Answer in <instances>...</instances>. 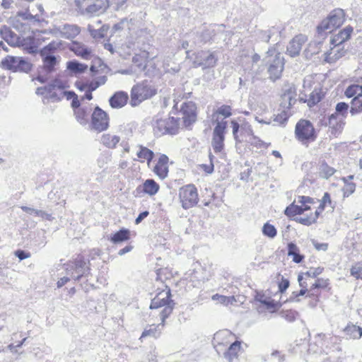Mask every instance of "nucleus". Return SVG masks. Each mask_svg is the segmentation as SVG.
I'll list each match as a JSON object with an SVG mask.
<instances>
[{
  "mask_svg": "<svg viewBox=\"0 0 362 362\" xmlns=\"http://www.w3.org/2000/svg\"><path fill=\"white\" fill-rule=\"evenodd\" d=\"M114 244H119L130 239V230L122 228L108 238Z\"/></svg>",
  "mask_w": 362,
  "mask_h": 362,
  "instance_id": "nucleus-23",
  "label": "nucleus"
},
{
  "mask_svg": "<svg viewBox=\"0 0 362 362\" xmlns=\"http://www.w3.org/2000/svg\"><path fill=\"white\" fill-rule=\"evenodd\" d=\"M310 209V207L308 206H298L295 205L294 204H290L287 206L284 211V214L289 217L294 216L296 215L301 214L305 211Z\"/></svg>",
  "mask_w": 362,
  "mask_h": 362,
  "instance_id": "nucleus-32",
  "label": "nucleus"
},
{
  "mask_svg": "<svg viewBox=\"0 0 362 362\" xmlns=\"http://www.w3.org/2000/svg\"><path fill=\"white\" fill-rule=\"evenodd\" d=\"M8 23L10 26L13 27L17 31L21 33H24L29 28L28 25L22 22L18 16L9 18L8 20Z\"/></svg>",
  "mask_w": 362,
  "mask_h": 362,
  "instance_id": "nucleus-31",
  "label": "nucleus"
},
{
  "mask_svg": "<svg viewBox=\"0 0 362 362\" xmlns=\"http://www.w3.org/2000/svg\"><path fill=\"white\" fill-rule=\"evenodd\" d=\"M215 127L213 129L211 146L215 153H221L224 149L225 134L228 125L227 121L215 119Z\"/></svg>",
  "mask_w": 362,
  "mask_h": 362,
  "instance_id": "nucleus-9",
  "label": "nucleus"
},
{
  "mask_svg": "<svg viewBox=\"0 0 362 362\" xmlns=\"http://www.w3.org/2000/svg\"><path fill=\"white\" fill-rule=\"evenodd\" d=\"M345 95L347 98L359 97L362 96V86L353 84L349 86L345 90Z\"/></svg>",
  "mask_w": 362,
  "mask_h": 362,
  "instance_id": "nucleus-36",
  "label": "nucleus"
},
{
  "mask_svg": "<svg viewBox=\"0 0 362 362\" xmlns=\"http://www.w3.org/2000/svg\"><path fill=\"white\" fill-rule=\"evenodd\" d=\"M218 61V57L215 52L202 50L195 54L193 64L195 67L202 66L203 69L215 66Z\"/></svg>",
  "mask_w": 362,
  "mask_h": 362,
  "instance_id": "nucleus-13",
  "label": "nucleus"
},
{
  "mask_svg": "<svg viewBox=\"0 0 362 362\" xmlns=\"http://www.w3.org/2000/svg\"><path fill=\"white\" fill-rule=\"evenodd\" d=\"M353 32V28L346 26L345 28L339 31L337 34L334 35L331 40V44L334 47L331 49L330 52L325 53V61L328 63H334L341 57L339 52V47L344 42L349 40Z\"/></svg>",
  "mask_w": 362,
  "mask_h": 362,
  "instance_id": "nucleus-3",
  "label": "nucleus"
},
{
  "mask_svg": "<svg viewBox=\"0 0 362 362\" xmlns=\"http://www.w3.org/2000/svg\"><path fill=\"white\" fill-rule=\"evenodd\" d=\"M317 220V216L312 217L300 218L299 222L305 226H310L314 223Z\"/></svg>",
  "mask_w": 362,
  "mask_h": 362,
  "instance_id": "nucleus-56",
  "label": "nucleus"
},
{
  "mask_svg": "<svg viewBox=\"0 0 362 362\" xmlns=\"http://www.w3.org/2000/svg\"><path fill=\"white\" fill-rule=\"evenodd\" d=\"M245 141L257 147H262L264 146V143L254 134L250 136V138H247Z\"/></svg>",
  "mask_w": 362,
  "mask_h": 362,
  "instance_id": "nucleus-51",
  "label": "nucleus"
},
{
  "mask_svg": "<svg viewBox=\"0 0 362 362\" xmlns=\"http://www.w3.org/2000/svg\"><path fill=\"white\" fill-rule=\"evenodd\" d=\"M71 50L77 56L85 59H88L91 54V50L88 47L78 42H74Z\"/></svg>",
  "mask_w": 362,
  "mask_h": 362,
  "instance_id": "nucleus-28",
  "label": "nucleus"
},
{
  "mask_svg": "<svg viewBox=\"0 0 362 362\" xmlns=\"http://www.w3.org/2000/svg\"><path fill=\"white\" fill-rule=\"evenodd\" d=\"M231 124H232V127H233V137H234L236 143L243 142L244 141V139H240L238 134L239 129H240L241 126H240L239 124L235 120L231 121Z\"/></svg>",
  "mask_w": 362,
  "mask_h": 362,
  "instance_id": "nucleus-47",
  "label": "nucleus"
},
{
  "mask_svg": "<svg viewBox=\"0 0 362 362\" xmlns=\"http://www.w3.org/2000/svg\"><path fill=\"white\" fill-rule=\"evenodd\" d=\"M88 30L90 35L95 39H100L104 37L103 30H101L100 29L95 30L92 28L90 25H88Z\"/></svg>",
  "mask_w": 362,
  "mask_h": 362,
  "instance_id": "nucleus-54",
  "label": "nucleus"
},
{
  "mask_svg": "<svg viewBox=\"0 0 362 362\" xmlns=\"http://www.w3.org/2000/svg\"><path fill=\"white\" fill-rule=\"evenodd\" d=\"M19 44L16 47H22L30 54L36 52L37 47L34 45L33 37H22L19 36Z\"/></svg>",
  "mask_w": 362,
  "mask_h": 362,
  "instance_id": "nucleus-27",
  "label": "nucleus"
},
{
  "mask_svg": "<svg viewBox=\"0 0 362 362\" xmlns=\"http://www.w3.org/2000/svg\"><path fill=\"white\" fill-rule=\"evenodd\" d=\"M77 121L82 125L88 122L89 112L85 108H78L74 111Z\"/></svg>",
  "mask_w": 362,
  "mask_h": 362,
  "instance_id": "nucleus-38",
  "label": "nucleus"
},
{
  "mask_svg": "<svg viewBox=\"0 0 362 362\" xmlns=\"http://www.w3.org/2000/svg\"><path fill=\"white\" fill-rule=\"evenodd\" d=\"M306 37L300 35L296 36L288 44L287 47L288 54L294 57L300 54L303 45L305 43Z\"/></svg>",
  "mask_w": 362,
  "mask_h": 362,
  "instance_id": "nucleus-18",
  "label": "nucleus"
},
{
  "mask_svg": "<svg viewBox=\"0 0 362 362\" xmlns=\"http://www.w3.org/2000/svg\"><path fill=\"white\" fill-rule=\"evenodd\" d=\"M15 255L20 259L23 260L30 257V254L28 252H25L24 250H18L15 252Z\"/></svg>",
  "mask_w": 362,
  "mask_h": 362,
  "instance_id": "nucleus-62",
  "label": "nucleus"
},
{
  "mask_svg": "<svg viewBox=\"0 0 362 362\" xmlns=\"http://www.w3.org/2000/svg\"><path fill=\"white\" fill-rule=\"evenodd\" d=\"M128 99L127 93L124 91L116 92L109 100L110 105L112 108H121L127 104Z\"/></svg>",
  "mask_w": 362,
  "mask_h": 362,
  "instance_id": "nucleus-20",
  "label": "nucleus"
},
{
  "mask_svg": "<svg viewBox=\"0 0 362 362\" xmlns=\"http://www.w3.org/2000/svg\"><path fill=\"white\" fill-rule=\"evenodd\" d=\"M216 115H221L224 118H228L232 115V108L230 105H223L216 110L213 117H214Z\"/></svg>",
  "mask_w": 362,
  "mask_h": 362,
  "instance_id": "nucleus-40",
  "label": "nucleus"
},
{
  "mask_svg": "<svg viewBox=\"0 0 362 362\" xmlns=\"http://www.w3.org/2000/svg\"><path fill=\"white\" fill-rule=\"evenodd\" d=\"M287 119V113L285 111H282L280 114L274 116L273 121L277 124H284Z\"/></svg>",
  "mask_w": 362,
  "mask_h": 362,
  "instance_id": "nucleus-50",
  "label": "nucleus"
},
{
  "mask_svg": "<svg viewBox=\"0 0 362 362\" xmlns=\"http://www.w3.org/2000/svg\"><path fill=\"white\" fill-rule=\"evenodd\" d=\"M299 252L298 247L296 246V244L293 243H290L288 244V256H293L296 253Z\"/></svg>",
  "mask_w": 362,
  "mask_h": 362,
  "instance_id": "nucleus-60",
  "label": "nucleus"
},
{
  "mask_svg": "<svg viewBox=\"0 0 362 362\" xmlns=\"http://www.w3.org/2000/svg\"><path fill=\"white\" fill-rule=\"evenodd\" d=\"M284 58L279 53L276 54L274 59L268 68V72L270 75L271 79L275 81L280 78L284 70Z\"/></svg>",
  "mask_w": 362,
  "mask_h": 362,
  "instance_id": "nucleus-16",
  "label": "nucleus"
},
{
  "mask_svg": "<svg viewBox=\"0 0 362 362\" xmlns=\"http://www.w3.org/2000/svg\"><path fill=\"white\" fill-rule=\"evenodd\" d=\"M179 127V119L169 117L165 119H157L153 123V130L156 136H160L165 134H175Z\"/></svg>",
  "mask_w": 362,
  "mask_h": 362,
  "instance_id": "nucleus-7",
  "label": "nucleus"
},
{
  "mask_svg": "<svg viewBox=\"0 0 362 362\" xmlns=\"http://www.w3.org/2000/svg\"><path fill=\"white\" fill-rule=\"evenodd\" d=\"M91 128L97 132L106 130L109 127V117L100 107L97 106L91 115Z\"/></svg>",
  "mask_w": 362,
  "mask_h": 362,
  "instance_id": "nucleus-14",
  "label": "nucleus"
},
{
  "mask_svg": "<svg viewBox=\"0 0 362 362\" xmlns=\"http://www.w3.org/2000/svg\"><path fill=\"white\" fill-rule=\"evenodd\" d=\"M344 123L339 118L337 113L332 114L328 119V126L332 129V134H336L343 129Z\"/></svg>",
  "mask_w": 362,
  "mask_h": 362,
  "instance_id": "nucleus-24",
  "label": "nucleus"
},
{
  "mask_svg": "<svg viewBox=\"0 0 362 362\" xmlns=\"http://www.w3.org/2000/svg\"><path fill=\"white\" fill-rule=\"evenodd\" d=\"M335 169L325 162L321 163L318 168L319 177L323 179H329L335 173Z\"/></svg>",
  "mask_w": 362,
  "mask_h": 362,
  "instance_id": "nucleus-34",
  "label": "nucleus"
},
{
  "mask_svg": "<svg viewBox=\"0 0 362 362\" xmlns=\"http://www.w3.org/2000/svg\"><path fill=\"white\" fill-rule=\"evenodd\" d=\"M66 68L72 73L76 74L85 72L88 69V66L74 60L67 62Z\"/></svg>",
  "mask_w": 362,
  "mask_h": 362,
  "instance_id": "nucleus-35",
  "label": "nucleus"
},
{
  "mask_svg": "<svg viewBox=\"0 0 362 362\" xmlns=\"http://www.w3.org/2000/svg\"><path fill=\"white\" fill-rule=\"evenodd\" d=\"M230 337V332L227 329L217 332L214 336V343H218L222 344L223 347L228 348V346L230 344V341L229 340Z\"/></svg>",
  "mask_w": 362,
  "mask_h": 362,
  "instance_id": "nucleus-25",
  "label": "nucleus"
},
{
  "mask_svg": "<svg viewBox=\"0 0 362 362\" xmlns=\"http://www.w3.org/2000/svg\"><path fill=\"white\" fill-rule=\"evenodd\" d=\"M295 134L298 140L303 144L310 141H313L317 137L313 124L305 119H301L296 124Z\"/></svg>",
  "mask_w": 362,
  "mask_h": 362,
  "instance_id": "nucleus-10",
  "label": "nucleus"
},
{
  "mask_svg": "<svg viewBox=\"0 0 362 362\" xmlns=\"http://www.w3.org/2000/svg\"><path fill=\"white\" fill-rule=\"evenodd\" d=\"M42 58V64L37 69V75L33 81L37 80L41 83H47L51 78V75L56 71V66L59 62L58 58L53 54H40Z\"/></svg>",
  "mask_w": 362,
  "mask_h": 362,
  "instance_id": "nucleus-1",
  "label": "nucleus"
},
{
  "mask_svg": "<svg viewBox=\"0 0 362 362\" xmlns=\"http://www.w3.org/2000/svg\"><path fill=\"white\" fill-rule=\"evenodd\" d=\"M156 94V90L147 81L134 85L131 90L130 105L137 106L141 102Z\"/></svg>",
  "mask_w": 362,
  "mask_h": 362,
  "instance_id": "nucleus-6",
  "label": "nucleus"
},
{
  "mask_svg": "<svg viewBox=\"0 0 362 362\" xmlns=\"http://www.w3.org/2000/svg\"><path fill=\"white\" fill-rule=\"evenodd\" d=\"M355 189H356V185L354 183H353V182L347 183L343 189L344 197L350 196L352 193L354 192Z\"/></svg>",
  "mask_w": 362,
  "mask_h": 362,
  "instance_id": "nucleus-53",
  "label": "nucleus"
},
{
  "mask_svg": "<svg viewBox=\"0 0 362 362\" xmlns=\"http://www.w3.org/2000/svg\"><path fill=\"white\" fill-rule=\"evenodd\" d=\"M255 300L264 305L266 308L272 313L275 312L281 306V303L280 302H276L270 297L261 293L257 294Z\"/></svg>",
  "mask_w": 362,
  "mask_h": 362,
  "instance_id": "nucleus-21",
  "label": "nucleus"
},
{
  "mask_svg": "<svg viewBox=\"0 0 362 362\" xmlns=\"http://www.w3.org/2000/svg\"><path fill=\"white\" fill-rule=\"evenodd\" d=\"M322 98L321 90L319 89H314L308 96V98L305 100L308 103V106L312 107L318 103Z\"/></svg>",
  "mask_w": 362,
  "mask_h": 362,
  "instance_id": "nucleus-37",
  "label": "nucleus"
},
{
  "mask_svg": "<svg viewBox=\"0 0 362 362\" xmlns=\"http://www.w3.org/2000/svg\"><path fill=\"white\" fill-rule=\"evenodd\" d=\"M262 233L269 238H274L276 236L277 230L273 225L266 223L262 227Z\"/></svg>",
  "mask_w": 362,
  "mask_h": 362,
  "instance_id": "nucleus-41",
  "label": "nucleus"
},
{
  "mask_svg": "<svg viewBox=\"0 0 362 362\" xmlns=\"http://www.w3.org/2000/svg\"><path fill=\"white\" fill-rule=\"evenodd\" d=\"M119 141V136L111 134H104L100 139V142L108 148H115Z\"/></svg>",
  "mask_w": 362,
  "mask_h": 362,
  "instance_id": "nucleus-26",
  "label": "nucleus"
},
{
  "mask_svg": "<svg viewBox=\"0 0 362 362\" xmlns=\"http://www.w3.org/2000/svg\"><path fill=\"white\" fill-rule=\"evenodd\" d=\"M289 286V281L282 278L281 281L279 284V291L283 293Z\"/></svg>",
  "mask_w": 362,
  "mask_h": 362,
  "instance_id": "nucleus-59",
  "label": "nucleus"
},
{
  "mask_svg": "<svg viewBox=\"0 0 362 362\" xmlns=\"http://www.w3.org/2000/svg\"><path fill=\"white\" fill-rule=\"evenodd\" d=\"M138 148L139 151L136 153L137 157L141 160V161L146 160L148 165H149L154 157V153L142 145H139Z\"/></svg>",
  "mask_w": 362,
  "mask_h": 362,
  "instance_id": "nucleus-29",
  "label": "nucleus"
},
{
  "mask_svg": "<svg viewBox=\"0 0 362 362\" xmlns=\"http://www.w3.org/2000/svg\"><path fill=\"white\" fill-rule=\"evenodd\" d=\"M61 42L52 41L45 46L40 52V54H52V53L59 48Z\"/></svg>",
  "mask_w": 362,
  "mask_h": 362,
  "instance_id": "nucleus-39",
  "label": "nucleus"
},
{
  "mask_svg": "<svg viewBox=\"0 0 362 362\" xmlns=\"http://www.w3.org/2000/svg\"><path fill=\"white\" fill-rule=\"evenodd\" d=\"M240 132H241V135L245 138V140L247 138V139L250 138V136L253 135V132H252V127L248 124H245L241 125Z\"/></svg>",
  "mask_w": 362,
  "mask_h": 362,
  "instance_id": "nucleus-48",
  "label": "nucleus"
},
{
  "mask_svg": "<svg viewBox=\"0 0 362 362\" xmlns=\"http://www.w3.org/2000/svg\"><path fill=\"white\" fill-rule=\"evenodd\" d=\"M240 349V344L236 341L230 344L227 348L226 351L224 352V357L228 362H232L233 360L237 357L238 352Z\"/></svg>",
  "mask_w": 362,
  "mask_h": 362,
  "instance_id": "nucleus-30",
  "label": "nucleus"
},
{
  "mask_svg": "<svg viewBox=\"0 0 362 362\" xmlns=\"http://www.w3.org/2000/svg\"><path fill=\"white\" fill-rule=\"evenodd\" d=\"M50 33L55 37H62V25L54 27L51 29Z\"/></svg>",
  "mask_w": 362,
  "mask_h": 362,
  "instance_id": "nucleus-63",
  "label": "nucleus"
},
{
  "mask_svg": "<svg viewBox=\"0 0 362 362\" xmlns=\"http://www.w3.org/2000/svg\"><path fill=\"white\" fill-rule=\"evenodd\" d=\"M345 20V13L343 9L336 8L330 12L328 16L322 20L317 25V30L319 34L331 33L340 27Z\"/></svg>",
  "mask_w": 362,
  "mask_h": 362,
  "instance_id": "nucleus-5",
  "label": "nucleus"
},
{
  "mask_svg": "<svg viewBox=\"0 0 362 362\" xmlns=\"http://www.w3.org/2000/svg\"><path fill=\"white\" fill-rule=\"evenodd\" d=\"M349 109V105L344 102L338 103L336 105V112L338 115L339 114L341 115V116L345 117L347 115V111Z\"/></svg>",
  "mask_w": 362,
  "mask_h": 362,
  "instance_id": "nucleus-46",
  "label": "nucleus"
},
{
  "mask_svg": "<svg viewBox=\"0 0 362 362\" xmlns=\"http://www.w3.org/2000/svg\"><path fill=\"white\" fill-rule=\"evenodd\" d=\"M182 206L185 209L194 206L199 201L197 189L194 185H187L179 190Z\"/></svg>",
  "mask_w": 362,
  "mask_h": 362,
  "instance_id": "nucleus-11",
  "label": "nucleus"
},
{
  "mask_svg": "<svg viewBox=\"0 0 362 362\" xmlns=\"http://www.w3.org/2000/svg\"><path fill=\"white\" fill-rule=\"evenodd\" d=\"M323 271V268L322 267H316V268H310L308 272H306L304 274L305 276L310 278H315L320 274H322Z\"/></svg>",
  "mask_w": 362,
  "mask_h": 362,
  "instance_id": "nucleus-52",
  "label": "nucleus"
},
{
  "mask_svg": "<svg viewBox=\"0 0 362 362\" xmlns=\"http://www.w3.org/2000/svg\"><path fill=\"white\" fill-rule=\"evenodd\" d=\"M346 330L347 332L351 331L352 332H358V338L362 336V328L360 327H358V326H356V325H352L351 327L348 326L346 328Z\"/></svg>",
  "mask_w": 362,
  "mask_h": 362,
  "instance_id": "nucleus-64",
  "label": "nucleus"
},
{
  "mask_svg": "<svg viewBox=\"0 0 362 362\" xmlns=\"http://www.w3.org/2000/svg\"><path fill=\"white\" fill-rule=\"evenodd\" d=\"M196 105L192 102L185 103L182 105L180 113L186 127L191 125L196 121Z\"/></svg>",
  "mask_w": 362,
  "mask_h": 362,
  "instance_id": "nucleus-15",
  "label": "nucleus"
},
{
  "mask_svg": "<svg viewBox=\"0 0 362 362\" xmlns=\"http://www.w3.org/2000/svg\"><path fill=\"white\" fill-rule=\"evenodd\" d=\"M362 112V101L355 97L351 100L350 112L352 115Z\"/></svg>",
  "mask_w": 362,
  "mask_h": 362,
  "instance_id": "nucleus-43",
  "label": "nucleus"
},
{
  "mask_svg": "<svg viewBox=\"0 0 362 362\" xmlns=\"http://www.w3.org/2000/svg\"><path fill=\"white\" fill-rule=\"evenodd\" d=\"M62 29V37L68 40L75 38L81 32V28L75 24H64Z\"/></svg>",
  "mask_w": 362,
  "mask_h": 362,
  "instance_id": "nucleus-22",
  "label": "nucleus"
},
{
  "mask_svg": "<svg viewBox=\"0 0 362 362\" xmlns=\"http://www.w3.org/2000/svg\"><path fill=\"white\" fill-rule=\"evenodd\" d=\"M0 36L11 46L16 47L19 44V35L13 32L10 26L2 25L0 28Z\"/></svg>",
  "mask_w": 362,
  "mask_h": 362,
  "instance_id": "nucleus-19",
  "label": "nucleus"
},
{
  "mask_svg": "<svg viewBox=\"0 0 362 362\" xmlns=\"http://www.w3.org/2000/svg\"><path fill=\"white\" fill-rule=\"evenodd\" d=\"M159 190V185L154 180L148 179L143 184V191L150 196L155 195Z\"/></svg>",
  "mask_w": 362,
  "mask_h": 362,
  "instance_id": "nucleus-33",
  "label": "nucleus"
},
{
  "mask_svg": "<svg viewBox=\"0 0 362 362\" xmlns=\"http://www.w3.org/2000/svg\"><path fill=\"white\" fill-rule=\"evenodd\" d=\"M328 285L327 279H317L314 284H312L310 291H312L316 288H326Z\"/></svg>",
  "mask_w": 362,
  "mask_h": 362,
  "instance_id": "nucleus-49",
  "label": "nucleus"
},
{
  "mask_svg": "<svg viewBox=\"0 0 362 362\" xmlns=\"http://www.w3.org/2000/svg\"><path fill=\"white\" fill-rule=\"evenodd\" d=\"M313 246L317 250H322L326 251L328 249V244L327 243H320L315 240L312 241Z\"/></svg>",
  "mask_w": 362,
  "mask_h": 362,
  "instance_id": "nucleus-61",
  "label": "nucleus"
},
{
  "mask_svg": "<svg viewBox=\"0 0 362 362\" xmlns=\"http://www.w3.org/2000/svg\"><path fill=\"white\" fill-rule=\"evenodd\" d=\"M48 86H50L51 91L54 90L55 88L63 90L68 87L67 83L60 80L59 78L54 79L51 83L48 84Z\"/></svg>",
  "mask_w": 362,
  "mask_h": 362,
  "instance_id": "nucleus-45",
  "label": "nucleus"
},
{
  "mask_svg": "<svg viewBox=\"0 0 362 362\" xmlns=\"http://www.w3.org/2000/svg\"><path fill=\"white\" fill-rule=\"evenodd\" d=\"M170 291H163L158 293L156 297L151 300L150 308L157 309L160 307L164 308L160 312V320L163 322L172 313L175 303L170 299Z\"/></svg>",
  "mask_w": 362,
  "mask_h": 362,
  "instance_id": "nucleus-4",
  "label": "nucleus"
},
{
  "mask_svg": "<svg viewBox=\"0 0 362 362\" xmlns=\"http://www.w3.org/2000/svg\"><path fill=\"white\" fill-rule=\"evenodd\" d=\"M351 275L357 279H362V262H358L350 269Z\"/></svg>",
  "mask_w": 362,
  "mask_h": 362,
  "instance_id": "nucleus-44",
  "label": "nucleus"
},
{
  "mask_svg": "<svg viewBox=\"0 0 362 362\" xmlns=\"http://www.w3.org/2000/svg\"><path fill=\"white\" fill-rule=\"evenodd\" d=\"M163 326H164V322H163L161 321V323L158 325L157 327H155L153 328L151 327L149 329H145L141 336V339L143 337H146L147 336H152V337L156 338L160 334V331L158 332L157 329L158 328L160 329V327L163 328Z\"/></svg>",
  "mask_w": 362,
  "mask_h": 362,
  "instance_id": "nucleus-42",
  "label": "nucleus"
},
{
  "mask_svg": "<svg viewBox=\"0 0 362 362\" xmlns=\"http://www.w3.org/2000/svg\"><path fill=\"white\" fill-rule=\"evenodd\" d=\"M327 204H331V198L330 194L328 192H325L320 206L323 210Z\"/></svg>",
  "mask_w": 362,
  "mask_h": 362,
  "instance_id": "nucleus-55",
  "label": "nucleus"
},
{
  "mask_svg": "<svg viewBox=\"0 0 362 362\" xmlns=\"http://www.w3.org/2000/svg\"><path fill=\"white\" fill-rule=\"evenodd\" d=\"M75 3L78 11L88 17L100 15L109 7L108 0H75Z\"/></svg>",
  "mask_w": 362,
  "mask_h": 362,
  "instance_id": "nucleus-2",
  "label": "nucleus"
},
{
  "mask_svg": "<svg viewBox=\"0 0 362 362\" xmlns=\"http://www.w3.org/2000/svg\"><path fill=\"white\" fill-rule=\"evenodd\" d=\"M210 39H211V33L208 30L202 32L201 33V35L199 36V42L205 43V42L209 41Z\"/></svg>",
  "mask_w": 362,
  "mask_h": 362,
  "instance_id": "nucleus-58",
  "label": "nucleus"
},
{
  "mask_svg": "<svg viewBox=\"0 0 362 362\" xmlns=\"http://www.w3.org/2000/svg\"><path fill=\"white\" fill-rule=\"evenodd\" d=\"M259 38L266 42H268L271 38V32L269 30H261L259 34Z\"/></svg>",
  "mask_w": 362,
  "mask_h": 362,
  "instance_id": "nucleus-57",
  "label": "nucleus"
},
{
  "mask_svg": "<svg viewBox=\"0 0 362 362\" xmlns=\"http://www.w3.org/2000/svg\"><path fill=\"white\" fill-rule=\"evenodd\" d=\"M0 66L2 69L13 72L28 73L32 69V64L23 57L9 55L1 60Z\"/></svg>",
  "mask_w": 362,
  "mask_h": 362,
  "instance_id": "nucleus-8",
  "label": "nucleus"
},
{
  "mask_svg": "<svg viewBox=\"0 0 362 362\" xmlns=\"http://www.w3.org/2000/svg\"><path fill=\"white\" fill-rule=\"evenodd\" d=\"M66 270V275L75 281H78L83 276L86 275L89 270L86 262L82 257H78L74 262L68 264Z\"/></svg>",
  "mask_w": 362,
  "mask_h": 362,
  "instance_id": "nucleus-12",
  "label": "nucleus"
},
{
  "mask_svg": "<svg viewBox=\"0 0 362 362\" xmlns=\"http://www.w3.org/2000/svg\"><path fill=\"white\" fill-rule=\"evenodd\" d=\"M168 157L162 154L160 156L157 163L156 164L153 171L161 180L167 177L168 174Z\"/></svg>",
  "mask_w": 362,
  "mask_h": 362,
  "instance_id": "nucleus-17",
  "label": "nucleus"
}]
</instances>
